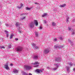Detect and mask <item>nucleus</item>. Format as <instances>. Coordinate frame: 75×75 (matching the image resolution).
<instances>
[{"label": "nucleus", "mask_w": 75, "mask_h": 75, "mask_svg": "<svg viewBox=\"0 0 75 75\" xmlns=\"http://www.w3.org/2000/svg\"><path fill=\"white\" fill-rule=\"evenodd\" d=\"M35 24L33 22H32L29 24V26H30L31 28H33L34 27Z\"/></svg>", "instance_id": "nucleus-1"}, {"label": "nucleus", "mask_w": 75, "mask_h": 75, "mask_svg": "<svg viewBox=\"0 0 75 75\" xmlns=\"http://www.w3.org/2000/svg\"><path fill=\"white\" fill-rule=\"evenodd\" d=\"M43 71V69H36L35 71V72L37 73V74H40V72H42Z\"/></svg>", "instance_id": "nucleus-2"}, {"label": "nucleus", "mask_w": 75, "mask_h": 75, "mask_svg": "<svg viewBox=\"0 0 75 75\" xmlns=\"http://www.w3.org/2000/svg\"><path fill=\"white\" fill-rule=\"evenodd\" d=\"M24 67L26 69V70H30V69H32V67L31 66H24Z\"/></svg>", "instance_id": "nucleus-3"}, {"label": "nucleus", "mask_w": 75, "mask_h": 75, "mask_svg": "<svg viewBox=\"0 0 75 75\" xmlns=\"http://www.w3.org/2000/svg\"><path fill=\"white\" fill-rule=\"evenodd\" d=\"M4 67L5 69H6L7 70H8L10 69V68L8 67V63H7L6 64L4 65Z\"/></svg>", "instance_id": "nucleus-4"}, {"label": "nucleus", "mask_w": 75, "mask_h": 75, "mask_svg": "<svg viewBox=\"0 0 75 75\" xmlns=\"http://www.w3.org/2000/svg\"><path fill=\"white\" fill-rule=\"evenodd\" d=\"M50 52V50L48 49H46L44 50V52L45 54H48Z\"/></svg>", "instance_id": "nucleus-5"}, {"label": "nucleus", "mask_w": 75, "mask_h": 75, "mask_svg": "<svg viewBox=\"0 0 75 75\" xmlns=\"http://www.w3.org/2000/svg\"><path fill=\"white\" fill-rule=\"evenodd\" d=\"M54 65L55 67L53 69V70L55 71V70H57L58 69V64H54Z\"/></svg>", "instance_id": "nucleus-6"}, {"label": "nucleus", "mask_w": 75, "mask_h": 75, "mask_svg": "<svg viewBox=\"0 0 75 75\" xmlns=\"http://www.w3.org/2000/svg\"><path fill=\"white\" fill-rule=\"evenodd\" d=\"M16 50L17 51H21L23 50V47H18L17 48Z\"/></svg>", "instance_id": "nucleus-7"}, {"label": "nucleus", "mask_w": 75, "mask_h": 75, "mask_svg": "<svg viewBox=\"0 0 75 75\" xmlns=\"http://www.w3.org/2000/svg\"><path fill=\"white\" fill-rule=\"evenodd\" d=\"M63 47V46H57L56 45H54V48H61Z\"/></svg>", "instance_id": "nucleus-8"}, {"label": "nucleus", "mask_w": 75, "mask_h": 75, "mask_svg": "<svg viewBox=\"0 0 75 75\" xmlns=\"http://www.w3.org/2000/svg\"><path fill=\"white\" fill-rule=\"evenodd\" d=\"M55 60L56 61H58V62H60L61 61V58L58 57Z\"/></svg>", "instance_id": "nucleus-9"}, {"label": "nucleus", "mask_w": 75, "mask_h": 75, "mask_svg": "<svg viewBox=\"0 0 75 75\" xmlns=\"http://www.w3.org/2000/svg\"><path fill=\"white\" fill-rule=\"evenodd\" d=\"M13 72H14L15 74H17V73H18V71L16 69H14L13 71Z\"/></svg>", "instance_id": "nucleus-10"}, {"label": "nucleus", "mask_w": 75, "mask_h": 75, "mask_svg": "<svg viewBox=\"0 0 75 75\" xmlns=\"http://www.w3.org/2000/svg\"><path fill=\"white\" fill-rule=\"evenodd\" d=\"M34 24H35V25H36V26H37L38 25V22H37V20H34Z\"/></svg>", "instance_id": "nucleus-11"}, {"label": "nucleus", "mask_w": 75, "mask_h": 75, "mask_svg": "<svg viewBox=\"0 0 75 75\" xmlns=\"http://www.w3.org/2000/svg\"><path fill=\"white\" fill-rule=\"evenodd\" d=\"M4 32L5 33V34H6V37H8V32L6 31V30H5Z\"/></svg>", "instance_id": "nucleus-12"}, {"label": "nucleus", "mask_w": 75, "mask_h": 75, "mask_svg": "<svg viewBox=\"0 0 75 75\" xmlns=\"http://www.w3.org/2000/svg\"><path fill=\"white\" fill-rule=\"evenodd\" d=\"M39 63L38 62H35V63H32L31 64L32 65H37V64H39Z\"/></svg>", "instance_id": "nucleus-13"}, {"label": "nucleus", "mask_w": 75, "mask_h": 75, "mask_svg": "<svg viewBox=\"0 0 75 75\" xmlns=\"http://www.w3.org/2000/svg\"><path fill=\"white\" fill-rule=\"evenodd\" d=\"M20 23H19L16 22L15 24V25L16 26V27H18V26H20Z\"/></svg>", "instance_id": "nucleus-14"}, {"label": "nucleus", "mask_w": 75, "mask_h": 75, "mask_svg": "<svg viewBox=\"0 0 75 75\" xmlns=\"http://www.w3.org/2000/svg\"><path fill=\"white\" fill-rule=\"evenodd\" d=\"M59 39L61 40H63L64 39V36H61L59 37Z\"/></svg>", "instance_id": "nucleus-15"}, {"label": "nucleus", "mask_w": 75, "mask_h": 75, "mask_svg": "<svg viewBox=\"0 0 75 75\" xmlns=\"http://www.w3.org/2000/svg\"><path fill=\"white\" fill-rule=\"evenodd\" d=\"M38 56L35 55V56H34L33 58V59H38Z\"/></svg>", "instance_id": "nucleus-16"}, {"label": "nucleus", "mask_w": 75, "mask_h": 75, "mask_svg": "<svg viewBox=\"0 0 75 75\" xmlns=\"http://www.w3.org/2000/svg\"><path fill=\"white\" fill-rule=\"evenodd\" d=\"M68 41L69 42H70L71 45H74V43H73V42H71V40L68 39Z\"/></svg>", "instance_id": "nucleus-17"}, {"label": "nucleus", "mask_w": 75, "mask_h": 75, "mask_svg": "<svg viewBox=\"0 0 75 75\" xmlns=\"http://www.w3.org/2000/svg\"><path fill=\"white\" fill-rule=\"evenodd\" d=\"M18 31L19 33H22V31L21 30H20V27H18Z\"/></svg>", "instance_id": "nucleus-18"}, {"label": "nucleus", "mask_w": 75, "mask_h": 75, "mask_svg": "<svg viewBox=\"0 0 75 75\" xmlns=\"http://www.w3.org/2000/svg\"><path fill=\"white\" fill-rule=\"evenodd\" d=\"M66 68H67V71L68 72H69V67L68 66H67Z\"/></svg>", "instance_id": "nucleus-19"}, {"label": "nucleus", "mask_w": 75, "mask_h": 75, "mask_svg": "<svg viewBox=\"0 0 75 75\" xmlns=\"http://www.w3.org/2000/svg\"><path fill=\"white\" fill-rule=\"evenodd\" d=\"M35 35L36 37H38V33H37V32H35Z\"/></svg>", "instance_id": "nucleus-20"}, {"label": "nucleus", "mask_w": 75, "mask_h": 75, "mask_svg": "<svg viewBox=\"0 0 75 75\" xmlns=\"http://www.w3.org/2000/svg\"><path fill=\"white\" fill-rule=\"evenodd\" d=\"M65 6H66V4H64L62 5H61L60 7H64Z\"/></svg>", "instance_id": "nucleus-21"}, {"label": "nucleus", "mask_w": 75, "mask_h": 75, "mask_svg": "<svg viewBox=\"0 0 75 75\" xmlns=\"http://www.w3.org/2000/svg\"><path fill=\"white\" fill-rule=\"evenodd\" d=\"M69 18L68 17L67 18V21H66V23H68V22H69Z\"/></svg>", "instance_id": "nucleus-22"}, {"label": "nucleus", "mask_w": 75, "mask_h": 75, "mask_svg": "<svg viewBox=\"0 0 75 75\" xmlns=\"http://www.w3.org/2000/svg\"><path fill=\"white\" fill-rule=\"evenodd\" d=\"M47 15V13H45L44 14L42 15V17H45V16H46Z\"/></svg>", "instance_id": "nucleus-23"}, {"label": "nucleus", "mask_w": 75, "mask_h": 75, "mask_svg": "<svg viewBox=\"0 0 75 75\" xmlns=\"http://www.w3.org/2000/svg\"><path fill=\"white\" fill-rule=\"evenodd\" d=\"M22 74L23 75H28V74H27V73H25V72H22Z\"/></svg>", "instance_id": "nucleus-24"}, {"label": "nucleus", "mask_w": 75, "mask_h": 75, "mask_svg": "<svg viewBox=\"0 0 75 75\" xmlns=\"http://www.w3.org/2000/svg\"><path fill=\"white\" fill-rule=\"evenodd\" d=\"M72 33H71V35H74V34H75V30H72Z\"/></svg>", "instance_id": "nucleus-25"}, {"label": "nucleus", "mask_w": 75, "mask_h": 75, "mask_svg": "<svg viewBox=\"0 0 75 75\" xmlns=\"http://www.w3.org/2000/svg\"><path fill=\"white\" fill-rule=\"evenodd\" d=\"M55 23L54 22H53L52 23V25H53L54 27L55 26Z\"/></svg>", "instance_id": "nucleus-26"}, {"label": "nucleus", "mask_w": 75, "mask_h": 75, "mask_svg": "<svg viewBox=\"0 0 75 75\" xmlns=\"http://www.w3.org/2000/svg\"><path fill=\"white\" fill-rule=\"evenodd\" d=\"M30 9L31 8H29L28 7H26V10H30Z\"/></svg>", "instance_id": "nucleus-27"}, {"label": "nucleus", "mask_w": 75, "mask_h": 75, "mask_svg": "<svg viewBox=\"0 0 75 75\" xmlns=\"http://www.w3.org/2000/svg\"><path fill=\"white\" fill-rule=\"evenodd\" d=\"M14 36V35L13 34H11V35L10 39H11L13 38V37Z\"/></svg>", "instance_id": "nucleus-28"}, {"label": "nucleus", "mask_w": 75, "mask_h": 75, "mask_svg": "<svg viewBox=\"0 0 75 75\" xmlns=\"http://www.w3.org/2000/svg\"><path fill=\"white\" fill-rule=\"evenodd\" d=\"M68 30L69 31H71V30H72V29L69 27H68Z\"/></svg>", "instance_id": "nucleus-29"}, {"label": "nucleus", "mask_w": 75, "mask_h": 75, "mask_svg": "<svg viewBox=\"0 0 75 75\" xmlns=\"http://www.w3.org/2000/svg\"><path fill=\"white\" fill-rule=\"evenodd\" d=\"M25 17H23L21 18V20H23L24 19H25Z\"/></svg>", "instance_id": "nucleus-30"}, {"label": "nucleus", "mask_w": 75, "mask_h": 75, "mask_svg": "<svg viewBox=\"0 0 75 75\" xmlns=\"http://www.w3.org/2000/svg\"><path fill=\"white\" fill-rule=\"evenodd\" d=\"M35 50H37V49H38V48H39L37 46H35Z\"/></svg>", "instance_id": "nucleus-31"}, {"label": "nucleus", "mask_w": 75, "mask_h": 75, "mask_svg": "<svg viewBox=\"0 0 75 75\" xmlns=\"http://www.w3.org/2000/svg\"><path fill=\"white\" fill-rule=\"evenodd\" d=\"M0 48H1V49H3V48L4 49V48H5V47L4 46H0Z\"/></svg>", "instance_id": "nucleus-32"}, {"label": "nucleus", "mask_w": 75, "mask_h": 75, "mask_svg": "<svg viewBox=\"0 0 75 75\" xmlns=\"http://www.w3.org/2000/svg\"><path fill=\"white\" fill-rule=\"evenodd\" d=\"M32 45L33 47H35V46H36L34 44V43H32Z\"/></svg>", "instance_id": "nucleus-33"}, {"label": "nucleus", "mask_w": 75, "mask_h": 75, "mask_svg": "<svg viewBox=\"0 0 75 75\" xmlns=\"http://www.w3.org/2000/svg\"><path fill=\"white\" fill-rule=\"evenodd\" d=\"M69 65L70 66L72 67V65L73 64H71V62L70 63H69Z\"/></svg>", "instance_id": "nucleus-34"}, {"label": "nucleus", "mask_w": 75, "mask_h": 75, "mask_svg": "<svg viewBox=\"0 0 75 75\" xmlns=\"http://www.w3.org/2000/svg\"><path fill=\"white\" fill-rule=\"evenodd\" d=\"M23 5L22 4H21L20 6L21 8V7H23Z\"/></svg>", "instance_id": "nucleus-35"}, {"label": "nucleus", "mask_w": 75, "mask_h": 75, "mask_svg": "<svg viewBox=\"0 0 75 75\" xmlns=\"http://www.w3.org/2000/svg\"><path fill=\"white\" fill-rule=\"evenodd\" d=\"M5 25H6V27H8V26H9V25L7 24H5Z\"/></svg>", "instance_id": "nucleus-36"}, {"label": "nucleus", "mask_w": 75, "mask_h": 75, "mask_svg": "<svg viewBox=\"0 0 75 75\" xmlns=\"http://www.w3.org/2000/svg\"><path fill=\"white\" fill-rule=\"evenodd\" d=\"M47 23V21L45 20H44V24H46Z\"/></svg>", "instance_id": "nucleus-37"}, {"label": "nucleus", "mask_w": 75, "mask_h": 75, "mask_svg": "<svg viewBox=\"0 0 75 75\" xmlns=\"http://www.w3.org/2000/svg\"><path fill=\"white\" fill-rule=\"evenodd\" d=\"M15 40H16V41H18V39L17 38H16L15 39Z\"/></svg>", "instance_id": "nucleus-38"}, {"label": "nucleus", "mask_w": 75, "mask_h": 75, "mask_svg": "<svg viewBox=\"0 0 75 75\" xmlns=\"http://www.w3.org/2000/svg\"><path fill=\"white\" fill-rule=\"evenodd\" d=\"M11 45H8V48H11Z\"/></svg>", "instance_id": "nucleus-39"}, {"label": "nucleus", "mask_w": 75, "mask_h": 75, "mask_svg": "<svg viewBox=\"0 0 75 75\" xmlns=\"http://www.w3.org/2000/svg\"><path fill=\"white\" fill-rule=\"evenodd\" d=\"M17 8H19V9H20V8H21L20 6V7H18V6H17Z\"/></svg>", "instance_id": "nucleus-40"}, {"label": "nucleus", "mask_w": 75, "mask_h": 75, "mask_svg": "<svg viewBox=\"0 0 75 75\" xmlns=\"http://www.w3.org/2000/svg\"><path fill=\"white\" fill-rule=\"evenodd\" d=\"M38 66H39L38 65H37L36 66H34V67H38Z\"/></svg>", "instance_id": "nucleus-41"}, {"label": "nucleus", "mask_w": 75, "mask_h": 75, "mask_svg": "<svg viewBox=\"0 0 75 75\" xmlns=\"http://www.w3.org/2000/svg\"><path fill=\"white\" fill-rule=\"evenodd\" d=\"M34 3L35 4H38V3Z\"/></svg>", "instance_id": "nucleus-42"}, {"label": "nucleus", "mask_w": 75, "mask_h": 75, "mask_svg": "<svg viewBox=\"0 0 75 75\" xmlns=\"http://www.w3.org/2000/svg\"><path fill=\"white\" fill-rule=\"evenodd\" d=\"M73 71H74V72H75V68L73 69Z\"/></svg>", "instance_id": "nucleus-43"}, {"label": "nucleus", "mask_w": 75, "mask_h": 75, "mask_svg": "<svg viewBox=\"0 0 75 75\" xmlns=\"http://www.w3.org/2000/svg\"><path fill=\"white\" fill-rule=\"evenodd\" d=\"M29 75H33L31 73H29Z\"/></svg>", "instance_id": "nucleus-44"}, {"label": "nucleus", "mask_w": 75, "mask_h": 75, "mask_svg": "<svg viewBox=\"0 0 75 75\" xmlns=\"http://www.w3.org/2000/svg\"><path fill=\"white\" fill-rule=\"evenodd\" d=\"M39 29L40 30H41V29H42V27H40V28H39Z\"/></svg>", "instance_id": "nucleus-45"}, {"label": "nucleus", "mask_w": 75, "mask_h": 75, "mask_svg": "<svg viewBox=\"0 0 75 75\" xmlns=\"http://www.w3.org/2000/svg\"><path fill=\"white\" fill-rule=\"evenodd\" d=\"M47 69H50V68H49L48 67H47Z\"/></svg>", "instance_id": "nucleus-46"}, {"label": "nucleus", "mask_w": 75, "mask_h": 75, "mask_svg": "<svg viewBox=\"0 0 75 75\" xmlns=\"http://www.w3.org/2000/svg\"><path fill=\"white\" fill-rule=\"evenodd\" d=\"M24 14H25V13H22L21 14V16H23V15H24Z\"/></svg>", "instance_id": "nucleus-47"}, {"label": "nucleus", "mask_w": 75, "mask_h": 75, "mask_svg": "<svg viewBox=\"0 0 75 75\" xmlns=\"http://www.w3.org/2000/svg\"><path fill=\"white\" fill-rule=\"evenodd\" d=\"M57 39H56V38H55V39H54V41H57Z\"/></svg>", "instance_id": "nucleus-48"}, {"label": "nucleus", "mask_w": 75, "mask_h": 75, "mask_svg": "<svg viewBox=\"0 0 75 75\" xmlns=\"http://www.w3.org/2000/svg\"><path fill=\"white\" fill-rule=\"evenodd\" d=\"M11 66H13V64H11Z\"/></svg>", "instance_id": "nucleus-49"}, {"label": "nucleus", "mask_w": 75, "mask_h": 75, "mask_svg": "<svg viewBox=\"0 0 75 75\" xmlns=\"http://www.w3.org/2000/svg\"><path fill=\"white\" fill-rule=\"evenodd\" d=\"M74 66H75V64H74Z\"/></svg>", "instance_id": "nucleus-50"}, {"label": "nucleus", "mask_w": 75, "mask_h": 75, "mask_svg": "<svg viewBox=\"0 0 75 75\" xmlns=\"http://www.w3.org/2000/svg\"><path fill=\"white\" fill-rule=\"evenodd\" d=\"M74 8H75V7Z\"/></svg>", "instance_id": "nucleus-51"}]
</instances>
